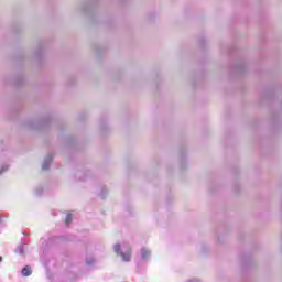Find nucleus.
<instances>
[{"label": "nucleus", "instance_id": "obj_1", "mask_svg": "<svg viewBox=\"0 0 282 282\" xmlns=\"http://www.w3.org/2000/svg\"><path fill=\"white\" fill-rule=\"evenodd\" d=\"M113 250L117 254L122 257L123 261H131V248L123 246L120 249V245H115Z\"/></svg>", "mask_w": 282, "mask_h": 282}, {"label": "nucleus", "instance_id": "obj_2", "mask_svg": "<svg viewBox=\"0 0 282 282\" xmlns=\"http://www.w3.org/2000/svg\"><path fill=\"white\" fill-rule=\"evenodd\" d=\"M32 274V270L30 269V267H24L22 269V276H30Z\"/></svg>", "mask_w": 282, "mask_h": 282}, {"label": "nucleus", "instance_id": "obj_3", "mask_svg": "<svg viewBox=\"0 0 282 282\" xmlns=\"http://www.w3.org/2000/svg\"><path fill=\"white\" fill-rule=\"evenodd\" d=\"M149 254H151V251H149L147 249L141 250V256L143 259H147L149 257Z\"/></svg>", "mask_w": 282, "mask_h": 282}, {"label": "nucleus", "instance_id": "obj_4", "mask_svg": "<svg viewBox=\"0 0 282 282\" xmlns=\"http://www.w3.org/2000/svg\"><path fill=\"white\" fill-rule=\"evenodd\" d=\"M42 169L43 171H47L50 169V161H44Z\"/></svg>", "mask_w": 282, "mask_h": 282}, {"label": "nucleus", "instance_id": "obj_5", "mask_svg": "<svg viewBox=\"0 0 282 282\" xmlns=\"http://www.w3.org/2000/svg\"><path fill=\"white\" fill-rule=\"evenodd\" d=\"M72 224V214H67L66 216V225L69 226Z\"/></svg>", "mask_w": 282, "mask_h": 282}, {"label": "nucleus", "instance_id": "obj_6", "mask_svg": "<svg viewBox=\"0 0 282 282\" xmlns=\"http://www.w3.org/2000/svg\"><path fill=\"white\" fill-rule=\"evenodd\" d=\"M3 261V258L0 257V262Z\"/></svg>", "mask_w": 282, "mask_h": 282}, {"label": "nucleus", "instance_id": "obj_7", "mask_svg": "<svg viewBox=\"0 0 282 282\" xmlns=\"http://www.w3.org/2000/svg\"><path fill=\"white\" fill-rule=\"evenodd\" d=\"M20 254H23V251H22V250L20 251Z\"/></svg>", "mask_w": 282, "mask_h": 282}]
</instances>
